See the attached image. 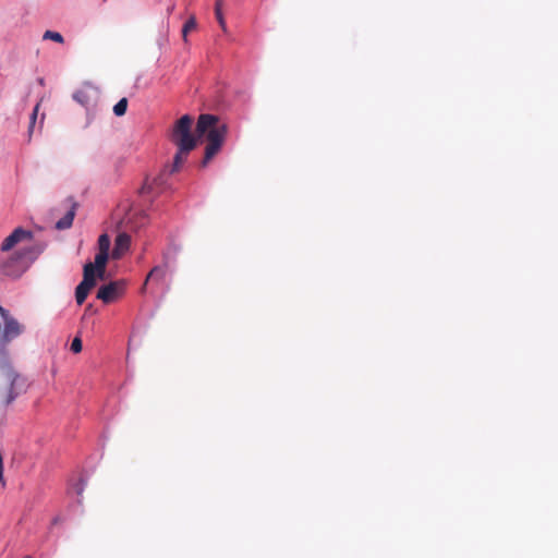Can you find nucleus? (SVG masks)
Listing matches in <instances>:
<instances>
[{"label":"nucleus","mask_w":558,"mask_h":558,"mask_svg":"<svg viewBox=\"0 0 558 558\" xmlns=\"http://www.w3.org/2000/svg\"><path fill=\"white\" fill-rule=\"evenodd\" d=\"M196 132L199 136L206 135L207 145L202 161V167H206L220 150L227 136L228 126L220 123L218 118L213 114H201L197 120Z\"/></svg>","instance_id":"nucleus-1"},{"label":"nucleus","mask_w":558,"mask_h":558,"mask_svg":"<svg viewBox=\"0 0 558 558\" xmlns=\"http://www.w3.org/2000/svg\"><path fill=\"white\" fill-rule=\"evenodd\" d=\"M35 256L36 253L33 248L19 251L0 262V274L10 278H19L29 267Z\"/></svg>","instance_id":"nucleus-2"},{"label":"nucleus","mask_w":558,"mask_h":558,"mask_svg":"<svg viewBox=\"0 0 558 558\" xmlns=\"http://www.w3.org/2000/svg\"><path fill=\"white\" fill-rule=\"evenodd\" d=\"M192 124L193 118L184 114L174 123L171 131V142L182 150H193L196 147L197 140L191 132Z\"/></svg>","instance_id":"nucleus-3"},{"label":"nucleus","mask_w":558,"mask_h":558,"mask_svg":"<svg viewBox=\"0 0 558 558\" xmlns=\"http://www.w3.org/2000/svg\"><path fill=\"white\" fill-rule=\"evenodd\" d=\"M97 279L93 276V266L90 263L84 265L83 280L75 289V300L78 305H82L89 291L96 286Z\"/></svg>","instance_id":"nucleus-4"},{"label":"nucleus","mask_w":558,"mask_h":558,"mask_svg":"<svg viewBox=\"0 0 558 558\" xmlns=\"http://www.w3.org/2000/svg\"><path fill=\"white\" fill-rule=\"evenodd\" d=\"M124 292V283L122 281H111L99 288L97 299L109 304L118 300Z\"/></svg>","instance_id":"nucleus-5"},{"label":"nucleus","mask_w":558,"mask_h":558,"mask_svg":"<svg viewBox=\"0 0 558 558\" xmlns=\"http://www.w3.org/2000/svg\"><path fill=\"white\" fill-rule=\"evenodd\" d=\"M33 238V233L23 228H16L13 232L8 235L3 242L1 243V251L8 252L13 248L17 243L23 240H31Z\"/></svg>","instance_id":"nucleus-6"},{"label":"nucleus","mask_w":558,"mask_h":558,"mask_svg":"<svg viewBox=\"0 0 558 558\" xmlns=\"http://www.w3.org/2000/svg\"><path fill=\"white\" fill-rule=\"evenodd\" d=\"M4 319L3 341L10 342L12 339L19 337L24 327L13 317L7 316Z\"/></svg>","instance_id":"nucleus-7"},{"label":"nucleus","mask_w":558,"mask_h":558,"mask_svg":"<svg viewBox=\"0 0 558 558\" xmlns=\"http://www.w3.org/2000/svg\"><path fill=\"white\" fill-rule=\"evenodd\" d=\"M130 245L131 236L125 232L119 233L114 241V247L112 250L111 257L113 259H120L129 251Z\"/></svg>","instance_id":"nucleus-8"},{"label":"nucleus","mask_w":558,"mask_h":558,"mask_svg":"<svg viewBox=\"0 0 558 558\" xmlns=\"http://www.w3.org/2000/svg\"><path fill=\"white\" fill-rule=\"evenodd\" d=\"M108 258L109 254L98 252L95 256V263H90L93 266V276H95L96 279H104Z\"/></svg>","instance_id":"nucleus-9"},{"label":"nucleus","mask_w":558,"mask_h":558,"mask_svg":"<svg viewBox=\"0 0 558 558\" xmlns=\"http://www.w3.org/2000/svg\"><path fill=\"white\" fill-rule=\"evenodd\" d=\"M168 272H169V262L166 259L162 265L155 266L149 271V274L146 277L145 284H147V282L149 280L156 281V282L163 281L165 278L167 277Z\"/></svg>","instance_id":"nucleus-10"},{"label":"nucleus","mask_w":558,"mask_h":558,"mask_svg":"<svg viewBox=\"0 0 558 558\" xmlns=\"http://www.w3.org/2000/svg\"><path fill=\"white\" fill-rule=\"evenodd\" d=\"M75 210H76V205L73 204L71 206V208L65 213V215L56 222V229H58V230L69 229L73 223V220L75 217Z\"/></svg>","instance_id":"nucleus-11"},{"label":"nucleus","mask_w":558,"mask_h":558,"mask_svg":"<svg viewBox=\"0 0 558 558\" xmlns=\"http://www.w3.org/2000/svg\"><path fill=\"white\" fill-rule=\"evenodd\" d=\"M16 397V393L14 392V378H9L7 386H5V392L0 393V401L3 405L10 404Z\"/></svg>","instance_id":"nucleus-12"},{"label":"nucleus","mask_w":558,"mask_h":558,"mask_svg":"<svg viewBox=\"0 0 558 558\" xmlns=\"http://www.w3.org/2000/svg\"><path fill=\"white\" fill-rule=\"evenodd\" d=\"M190 151L191 150H182L181 147H178V151L173 159L171 173L177 172L182 167Z\"/></svg>","instance_id":"nucleus-13"},{"label":"nucleus","mask_w":558,"mask_h":558,"mask_svg":"<svg viewBox=\"0 0 558 558\" xmlns=\"http://www.w3.org/2000/svg\"><path fill=\"white\" fill-rule=\"evenodd\" d=\"M73 99L84 107H88L90 104V96L86 89L76 90L73 94Z\"/></svg>","instance_id":"nucleus-14"},{"label":"nucleus","mask_w":558,"mask_h":558,"mask_svg":"<svg viewBox=\"0 0 558 558\" xmlns=\"http://www.w3.org/2000/svg\"><path fill=\"white\" fill-rule=\"evenodd\" d=\"M111 241L107 233L101 234L98 238V252L109 254Z\"/></svg>","instance_id":"nucleus-15"},{"label":"nucleus","mask_w":558,"mask_h":558,"mask_svg":"<svg viewBox=\"0 0 558 558\" xmlns=\"http://www.w3.org/2000/svg\"><path fill=\"white\" fill-rule=\"evenodd\" d=\"M128 99L121 98L113 107V112L117 117H121L126 112Z\"/></svg>","instance_id":"nucleus-16"},{"label":"nucleus","mask_w":558,"mask_h":558,"mask_svg":"<svg viewBox=\"0 0 558 558\" xmlns=\"http://www.w3.org/2000/svg\"><path fill=\"white\" fill-rule=\"evenodd\" d=\"M195 28H196V20H195V17L192 16L183 25V28H182L183 37L185 38L187 36V34Z\"/></svg>","instance_id":"nucleus-17"},{"label":"nucleus","mask_w":558,"mask_h":558,"mask_svg":"<svg viewBox=\"0 0 558 558\" xmlns=\"http://www.w3.org/2000/svg\"><path fill=\"white\" fill-rule=\"evenodd\" d=\"M44 39H51L59 44L63 43V36L60 33L53 31H46L44 34Z\"/></svg>","instance_id":"nucleus-18"},{"label":"nucleus","mask_w":558,"mask_h":558,"mask_svg":"<svg viewBox=\"0 0 558 558\" xmlns=\"http://www.w3.org/2000/svg\"><path fill=\"white\" fill-rule=\"evenodd\" d=\"M221 5H222L221 0H217L216 5H215V13H216V17H217V21L219 22L220 26L222 28H225L226 22H225L222 12H221Z\"/></svg>","instance_id":"nucleus-19"},{"label":"nucleus","mask_w":558,"mask_h":558,"mask_svg":"<svg viewBox=\"0 0 558 558\" xmlns=\"http://www.w3.org/2000/svg\"><path fill=\"white\" fill-rule=\"evenodd\" d=\"M38 110H39V104H37L32 112V116H31V121H29V128H28V134L29 136L32 135L33 133V130H34V125H35V122H36V119H37V114H38Z\"/></svg>","instance_id":"nucleus-20"},{"label":"nucleus","mask_w":558,"mask_h":558,"mask_svg":"<svg viewBox=\"0 0 558 558\" xmlns=\"http://www.w3.org/2000/svg\"><path fill=\"white\" fill-rule=\"evenodd\" d=\"M82 340L78 337H75L71 343V351L74 353H80L82 351Z\"/></svg>","instance_id":"nucleus-21"},{"label":"nucleus","mask_w":558,"mask_h":558,"mask_svg":"<svg viewBox=\"0 0 558 558\" xmlns=\"http://www.w3.org/2000/svg\"><path fill=\"white\" fill-rule=\"evenodd\" d=\"M0 315H1L3 318H5L7 316H9L8 311H7V310H4L2 306H0Z\"/></svg>","instance_id":"nucleus-22"},{"label":"nucleus","mask_w":558,"mask_h":558,"mask_svg":"<svg viewBox=\"0 0 558 558\" xmlns=\"http://www.w3.org/2000/svg\"><path fill=\"white\" fill-rule=\"evenodd\" d=\"M24 558H33L32 556H25Z\"/></svg>","instance_id":"nucleus-23"},{"label":"nucleus","mask_w":558,"mask_h":558,"mask_svg":"<svg viewBox=\"0 0 558 558\" xmlns=\"http://www.w3.org/2000/svg\"><path fill=\"white\" fill-rule=\"evenodd\" d=\"M104 2H106L107 0H102Z\"/></svg>","instance_id":"nucleus-24"}]
</instances>
